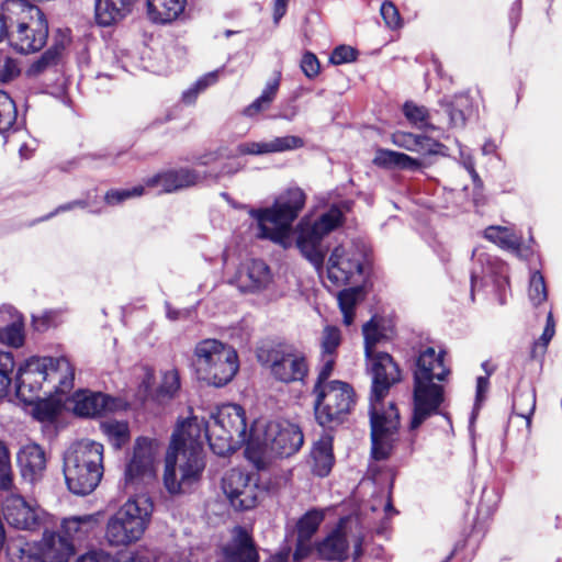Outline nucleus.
Segmentation results:
<instances>
[{
    "instance_id": "46",
    "label": "nucleus",
    "mask_w": 562,
    "mask_h": 562,
    "mask_svg": "<svg viewBox=\"0 0 562 562\" xmlns=\"http://www.w3.org/2000/svg\"><path fill=\"white\" fill-rule=\"evenodd\" d=\"M16 120V109L10 95L0 90V133L8 131Z\"/></svg>"
},
{
    "instance_id": "21",
    "label": "nucleus",
    "mask_w": 562,
    "mask_h": 562,
    "mask_svg": "<svg viewBox=\"0 0 562 562\" xmlns=\"http://www.w3.org/2000/svg\"><path fill=\"white\" fill-rule=\"evenodd\" d=\"M259 554L252 538L243 527H235L233 539L224 548V562H258Z\"/></svg>"
},
{
    "instance_id": "57",
    "label": "nucleus",
    "mask_w": 562,
    "mask_h": 562,
    "mask_svg": "<svg viewBox=\"0 0 562 562\" xmlns=\"http://www.w3.org/2000/svg\"><path fill=\"white\" fill-rule=\"evenodd\" d=\"M57 318V311H45L41 317H33V323L37 330H45L49 326H55Z\"/></svg>"
},
{
    "instance_id": "1",
    "label": "nucleus",
    "mask_w": 562,
    "mask_h": 562,
    "mask_svg": "<svg viewBox=\"0 0 562 562\" xmlns=\"http://www.w3.org/2000/svg\"><path fill=\"white\" fill-rule=\"evenodd\" d=\"M204 438L217 456H226L252 440L247 434L244 408L226 404L206 422L193 416L178 424L165 460L164 485L169 494L186 493L200 481L205 468Z\"/></svg>"
},
{
    "instance_id": "61",
    "label": "nucleus",
    "mask_w": 562,
    "mask_h": 562,
    "mask_svg": "<svg viewBox=\"0 0 562 562\" xmlns=\"http://www.w3.org/2000/svg\"><path fill=\"white\" fill-rule=\"evenodd\" d=\"M450 123L454 127H462L465 124V116L462 111L451 109L449 111Z\"/></svg>"
},
{
    "instance_id": "16",
    "label": "nucleus",
    "mask_w": 562,
    "mask_h": 562,
    "mask_svg": "<svg viewBox=\"0 0 562 562\" xmlns=\"http://www.w3.org/2000/svg\"><path fill=\"white\" fill-rule=\"evenodd\" d=\"M155 456V442L148 438H138L125 470L126 483L148 484L153 481L156 476Z\"/></svg>"
},
{
    "instance_id": "62",
    "label": "nucleus",
    "mask_w": 562,
    "mask_h": 562,
    "mask_svg": "<svg viewBox=\"0 0 562 562\" xmlns=\"http://www.w3.org/2000/svg\"><path fill=\"white\" fill-rule=\"evenodd\" d=\"M488 378L487 376H479L476 380V401H481L484 393L488 390Z\"/></svg>"
},
{
    "instance_id": "48",
    "label": "nucleus",
    "mask_w": 562,
    "mask_h": 562,
    "mask_svg": "<svg viewBox=\"0 0 562 562\" xmlns=\"http://www.w3.org/2000/svg\"><path fill=\"white\" fill-rule=\"evenodd\" d=\"M528 295L533 305H539L547 300L546 282L539 271H533L530 276Z\"/></svg>"
},
{
    "instance_id": "64",
    "label": "nucleus",
    "mask_w": 562,
    "mask_h": 562,
    "mask_svg": "<svg viewBox=\"0 0 562 562\" xmlns=\"http://www.w3.org/2000/svg\"><path fill=\"white\" fill-rule=\"evenodd\" d=\"M120 562H150V557L145 552L137 551Z\"/></svg>"
},
{
    "instance_id": "44",
    "label": "nucleus",
    "mask_w": 562,
    "mask_h": 562,
    "mask_svg": "<svg viewBox=\"0 0 562 562\" xmlns=\"http://www.w3.org/2000/svg\"><path fill=\"white\" fill-rule=\"evenodd\" d=\"M220 70H214L200 77L189 89L183 91L182 100L186 103H193L202 91L218 80Z\"/></svg>"
},
{
    "instance_id": "39",
    "label": "nucleus",
    "mask_w": 562,
    "mask_h": 562,
    "mask_svg": "<svg viewBox=\"0 0 562 562\" xmlns=\"http://www.w3.org/2000/svg\"><path fill=\"white\" fill-rule=\"evenodd\" d=\"M536 408V392L535 390H518L514 395L513 411L517 416L522 417L528 424L531 422Z\"/></svg>"
},
{
    "instance_id": "51",
    "label": "nucleus",
    "mask_w": 562,
    "mask_h": 562,
    "mask_svg": "<svg viewBox=\"0 0 562 562\" xmlns=\"http://www.w3.org/2000/svg\"><path fill=\"white\" fill-rule=\"evenodd\" d=\"M180 387L179 373L176 370H169L164 373L159 387V393L166 396H173Z\"/></svg>"
},
{
    "instance_id": "37",
    "label": "nucleus",
    "mask_w": 562,
    "mask_h": 562,
    "mask_svg": "<svg viewBox=\"0 0 562 562\" xmlns=\"http://www.w3.org/2000/svg\"><path fill=\"white\" fill-rule=\"evenodd\" d=\"M473 257H476L477 260L481 262V263H486V268H483L481 272H477L475 269H473L471 271V289H472V292L474 291V288H475V284H476V281L479 279H482L484 277H487V276H496V274H499L503 277L502 281L497 280L496 282L498 283V285H501V283H506L507 282V278L505 276L506 273V270H507V267L505 263H503L502 261L497 260L496 258H492L490 257L488 255L486 254H479L477 250H474L473 251Z\"/></svg>"
},
{
    "instance_id": "27",
    "label": "nucleus",
    "mask_w": 562,
    "mask_h": 562,
    "mask_svg": "<svg viewBox=\"0 0 562 562\" xmlns=\"http://www.w3.org/2000/svg\"><path fill=\"white\" fill-rule=\"evenodd\" d=\"M135 0H97L95 19L102 26H110L124 19Z\"/></svg>"
},
{
    "instance_id": "49",
    "label": "nucleus",
    "mask_w": 562,
    "mask_h": 562,
    "mask_svg": "<svg viewBox=\"0 0 562 562\" xmlns=\"http://www.w3.org/2000/svg\"><path fill=\"white\" fill-rule=\"evenodd\" d=\"M24 335L21 324L12 323L5 327H0V342L11 347H20L23 345Z\"/></svg>"
},
{
    "instance_id": "18",
    "label": "nucleus",
    "mask_w": 562,
    "mask_h": 562,
    "mask_svg": "<svg viewBox=\"0 0 562 562\" xmlns=\"http://www.w3.org/2000/svg\"><path fill=\"white\" fill-rule=\"evenodd\" d=\"M270 282V268L259 259H249L241 262L229 280V283L244 293L259 292L266 289Z\"/></svg>"
},
{
    "instance_id": "29",
    "label": "nucleus",
    "mask_w": 562,
    "mask_h": 562,
    "mask_svg": "<svg viewBox=\"0 0 562 562\" xmlns=\"http://www.w3.org/2000/svg\"><path fill=\"white\" fill-rule=\"evenodd\" d=\"M187 0H147L148 16L155 23L166 24L177 20Z\"/></svg>"
},
{
    "instance_id": "47",
    "label": "nucleus",
    "mask_w": 562,
    "mask_h": 562,
    "mask_svg": "<svg viewBox=\"0 0 562 562\" xmlns=\"http://www.w3.org/2000/svg\"><path fill=\"white\" fill-rule=\"evenodd\" d=\"M13 485L11 456L5 442L0 440V490H10Z\"/></svg>"
},
{
    "instance_id": "2",
    "label": "nucleus",
    "mask_w": 562,
    "mask_h": 562,
    "mask_svg": "<svg viewBox=\"0 0 562 562\" xmlns=\"http://www.w3.org/2000/svg\"><path fill=\"white\" fill-rule=\"evenodd\" d=\"M366 359L372 375L369 411L371 454L374 460H385L397 441L400 414L393 403L385 407L383 398L389 394L390 387L401 380V372L386 352H376Z\"/></svg>"
},
{
    "instance_id": "36",
    "label": "nucleus",
    "mask_w": 562,
    "mask_h": 562,
    "mask_svg": "<svg viewBox=\"0 0 562 562\" xmlns=\"http://www.w3.org/2000/svg\"><path fill=\"white\" fill-rule=\"evenodd\" d=\"M98 524V515H83L66 518L63 520L61 529L64 538L70 542L72 539H81L88 535Z\"/></svg>"
},
{
    "instance_id": "35",
    "label": "nucleus",
    "mask_w": 562,
    "mask_h": 562,
    "mask_svg": "<svg viewBox=\"0 0 562 562\" xmlns=\"http://www.w3.org/2000/svg\"><path fill=\"white\" fill-rule=\"evenodd\" d=\"M373 162L383 168H398L412 171L418 170L422 167V162L418 159L391 149H379Z\"/></svg>"
},
{
    "instance_id": "26",
    "label": "nucleus",
    "mask_w": 562,
    "mask_h": 562,
    "mask_svg": "<svg viewBox=\"0 0 562 562\" xmlns=\"http://www.w3.org/2000/svg\"><path fill=\"white\" fill-rule=\"evenodd\" d=\"M33 0H3L1 12L3 21L8 24V31L20 22L43 16L41 9L32 3Z\"/></svg>"
},
{
    "instance_id": "41",
    "label": "nucleus",
    "mask_w": 562,
    "mask_h": 562,
    "mask_svg": "<svg viewBox=\"0 0 562 562\" xmlns=\"http://www.w3.org/2000/svg\"><path fill=\"white\" fill-rule=\"evenodd\" d=\"M359 291L357 289H345L337 295L338 306L342 314V323L350 326L355 321V308L358 303Z\"/></svg>"
},
{
    "instance_id": "8",
    "label": "nucleus",
    "mask_w": 562,
    "mask_h": 562,
    "mask_svg": "<svg viewBox=\"0 0 562 562\" xmlns=\"http://www.w3.org/2000/svg\"><path fill=\"white\" fill-rule=\"evenodd\" d=\"M192 364L199 379L217 387L231 382L239 369L234 347L212 338L195 345Z\"/></svg>"
},
{
    "instance_id": "24",
    "label": "nucleus",
    "mask_w": 562,
    "mask_h": 562,
    "mask_svg": "<svg viewBox=\"0 0 562 562\" xmlns=\"http://www.w3.org/2000/svg\"><path fill=\"white\" fill-rule=\"evenodd\" d=\"M18 464L24 479L36 481L46 469V456L37 443H27L18 452Z\"/></svg>"
},
{
    "instance_id": "55",
    "label": "nucleus",
    "mask_w": 562,
    "mask_h": 562,
    "mask_svg": "<svg viewBox=\"0 0 562 562\" xmlns=\"http://www.w3.org/2000/svg\"><path fill=\"white\" fill-rule=\"evenodd\" d=\"M57 415V408L49 402H40L34 408V416L41 422H52Z\"/></svg>"
},
{
    "instance_id": "38",
    "label": "nucleus",
    "mask_w": 562,
    "mask_h": 562,
    "mask_svg": "<svg viewBox=\"0 0 562 562\" xmlns=\"http://www.w3.org/2000/svg\"><path fill=\"white\" fill-rule=\"evenodd\" d=\"M362 334L364 338V355L366 358L375 355L374 351L378 344L387 339L386 327L383 325L381 318L372 317L362 326Z\"/></svg>"
},
{
    "instance_id": "3",
    "label": "nucleus",
    "mask_w": 562,
    "mask_h": 562,
    "mask_svg": "<svg viewBox=\"0 0 562 562\" xmlns=\"http://www.w3.org/2000/svg\"><path fill=\"white\" fill-rule=\"evenodd\" d=\"M446 351L426 347L420 350L414 370L413 416L409 430L414 431L440 411L445 401L446 382L451 373L445 362Z\"/></svg>"
},
{
    "instance_id": "12",
    "label": "nucleus",
    "mask_w": 562,
    "mask_h": 562,
    "mask_svg": "<svg viewBox=\"0 0 562 562\" xmlns=\"http://www.w3.org/2000/svg\"><path fill=\"white\" fill-rule=\"evenodd\" d=\"M363 257L355 244L335 247L327 261V280L337 288L348 284L353 276L361 274Z\"/></svg>"
},
{
    "instance_id": "7",
    "label": "nucleus",
    "mask_w": 562,
    "mask_h": 562,
    "mask_svg": "<svg viewBox=\"0 0 562 562\" xmlns=\"http://www.w3.org/2000/svg\"><path fill=\"white\" fill-rule=\"evenodd\" d=\"M154 504L146 495L128 498L113 514L105 528V539L113 547H127L137 542L148 528Z\"/></svg>"
},
{
    "instance_id": "56",
    "label": "nucleus",
    "mask_w": 562,
    "mask_h": 562,
    "mask_svg": "<svg viewBox=\"0 0 562 562\" xmlns=\"http://www.w3.org/2000/svg\"><path fill=\"white\" fill-rule=\"evenodd\" d=\"M336 356H324L322 355V367L318 371L317 381L315 384L325 385L328 381L329 375L331 374L335 366Z\"/></svg>"
},
{
    "instance_id": "9",
    "label": "nucleus",
    "mask_w": 562,
    "mask_h": 562,
    "mask_svg": "<svg viewBox=\"0 0 562 562\" xmlns=\"http://www.w3.org/2000/svg\"><path fill=\"white\" fill-rule=\"evenodd\" d=\"M344 214L337 206H331L316 220L303 217L296 226V247L317 271H322L325 250L322 241L325 236L342 224Z\"/></svg>"
},
{
    "instance_id": "40",
    "label": "nucleus",
    "mask_w": 562,
    "mask_h": 562,
    "mask_svg": "<svg viewBox=\"0 0 562 562\" xmlns=\"http://www.w3.org/2000/svg\"><path fill=\"white\" fill-rule=\"evenodd\" d=\"M101 430L116 449H120L130 440V429L126 422H102Z\"/></svg>"
},
{
    "instance_id": "59",
    "label": "nucleus",
    "mask_w": 562,
    "mask_h": 562,
    "mask_svg": "<svg viewBox=\"0 0 562 562\" xmlns=\"http://www.w3.org/2000/svg\"><path fill=\"white\" fill-rule=\"evenodd\" d=\"M76 562H113L109 553L104 551H91L80 557Z\"/></svg>"
},
{
    "instance_id": "45",
    "label": "nucleus",
    "mask_w": 562,
    "mask_h": 562,
    "mask_svg": "<svg viewBox=\"0 0 562 562\" xmlns=\"http://www.w3.org/2000/svg\"><path fill=\"white\" fill-rule=\"evenodd\" d=\"M403 111L406 119L416 127L435 130V127L428 122L429 112L425 106L417 105L413 102H406Z\"/></svg>"
},
{
    "instance_id": "20",
    "label": "nucleus",
    "mask_w": 562,
    "mask_h": 562,
    "mask_svg": "<svg viewBox=\"0 0 562 562\" xmlns=\"http://www.w3.org/2000/svg\"><path fill=\"white\" fill-rule=\"evenodd\" d=\"M304 146V140L294 135L274 137L270 140L244 142L238 144L233 156L267 155L297 149Z\"/></svg>"
},
{
    "instance_id": "4",
    "label": "nucleus",
    "mask_w": 562,
    "mask_h": 562,
    "mask_svg": "<svg viewBox=\"0 0 562 562\" xmlns=\"http://www.w3.org/2000/svg\"><path fill=\"white\" fill-rule=\"evenodd\" d=\"M75 370L66 357H32L18 370L16 395L33 403L44 396L68 393L74 386Z\"/></svg>"
},
{
    "instance_id": "5",
    "label": "nucleus",
    "mask_w": 562,
    "mask_h": 562,
    "mask_svg": "<svg viewBox=\"0 0 562 562\" xmlns=\"http://www.w3.org/2000/svg\"><path fill=\"white\" fill-rule=\"evenodd\" d=\"M102 443L82 439L72 443L64 454V476L68 490L76 495H88L100 484L103 476Z\"/></svg>"
},
{
    "instance_id": "53",
    "label": "nucleus",
    "mask_w": 562,
    "mask_h": 562,
    "mask_svg": "<svg viewBox=\"0 0 562 562\" xmlns=\"http://www.w3.org/2000/svg\"><path fill=\"white\" fill-rule=\"evenodd\" d=\"M301 69L307 78H315L321 70V64L316 55L311 52H306L301 60Z\"/></svg>"
},
{
    "instance_id": "54",
    "label": "nucleus",
    "mask_w": 562,
    "mask_h": 562,
    "mask_svg": "<svg viewBox=\"0 0 562 562\" xmlns=\"http://www.w3.org/2000/svg\"><path fill=\"white\" fill-rule=\"evenodd\" d=\"M356 50L347 45H340L336 47L331 55H330V61L334 65H341L345 63H350L356 59Z\"/></svg>"
},
{
    "instance_id": "31",
    "label": "nucleus",
    "mask_w": 562,
    "mask_h": 562,
    "mask_svg": "<svg viewBox=\"0 0 562 562\" xmlns=\"http://www.w3.org/2000/svg\"><path fill=\"white\" fill-rule=\"evenodd\" d=\"M313 472L324 477L334 465L333 440L329 436L322 437L312 449Z\"/></svg>"
},
{
    "instance_id": "43",
    "label": "nucleus",
    "mask_w": 562,
    "mask_h": 562,
    "mask_svg": "<svg viewBox=\"0 0 562 562\" xmlns=\"http://www.w3.org/2000/svg\"><path fill=\"white\" fill-rule=\"evenodd\" d=\"M342 340L340 329L335 325L324 326L321 335V349L324 356H336Z\"/></svg>"
},
{
    "instance_id": "33",
    "label": "nucleus",
    "mask_w": 562,
    "mask_h": 562,
    "mask_svg": "<svg viewBox=\"0 0 562 562\" xmlns=\"http://www.w3.org/2000/svg\"><path fill=\"white\" fill-rule=\"evenodd\" d=\"M484 237L499 248L520 255L522 237L507 226H488L484 231Z\"/></svg>"
},
{
    "instance_id": "63",
    "label": "nucleus",
    "mask_w": 562,
    "mask_h": 562,
    "mask_svg": "<svg viewBox=\"0 0 562 562\" xmlns=\"http://www.w3.org/2000/svg\"><path fill=\"white\" fill-rule=\"evenodd\" d=\"M286 12V0H274V8H273V20L276 23L280 21V19L285 14Z\"/></svg>"
},
{
    "instance_id": "23",
    "label": "nucleus",
    "mask_w": 562,
    "mask_h": 562,
    "mask_svg": "<svg viewBox=\"0 0 562 562\" xmlns=\"http://www.w3.org/2000/svg\"><path fill=\"white\" fill-rule=\"evenodd\" d=\"M315 550L321 560L341 562L348 558L349 543L341 526L329 532L315 543Z\"/></svg>"
},
{
    "instance_id": "15",
    "label": "nucleus",
    "mask_w": 562,
    "mask_h": 562,
    "mask_svg": "<svg viewBox=\"0 0 562 562\" xmlns=\"http://www.w3.org/2000/svg\"><path fill=\"white\" fill-rule=\"evenodd\" d=\"M74 544L63 535L45 531L43 538L21 549V562H68Z\"/></svg>"
},
{
    "instance_id": "50",
    "label": "nucleus",
    "mask_w": 562,
    "mask_h": 562,
    "mask_svg": "<svg viewBox=\"0 0 562 562\" xmlns=\"http://www.w3.org/2000/svg\"><path fill=\"white\" fill-rule=\"evenodd\" d=\"M144 193L143 186H136L132 189H117L106 192L104 200L109 205H117L127 199L139 196Z\"/></svg>"
},
{
    "instance_id": "28",
    "label": "nucleus",
    "mask_w": 562,
    "mask_h": 562,
    "mask_svg": "<svg viewBox=\"0 0 562 562\" xmlns=\"http://www.w3.org/2000/svg\"><path fill=\"white\" fill-rule=\"evenodd\" d=\"M64 49L65 46L63 43L52 45L29 65L25 70V76L29 79H37L47 72L57 71V67L63 59Z\"/></svg>"
},
{
    "instance_id": "34",
    "label": "nucleus",
    "mask_w": 562,
    "mask_h": 562,
    "mask_svg": "<svg viewBox=\"0 0 562 562\" xmlns=\"http://www.w3.org/2000/svg\"><path fill=\"white\" fill-rule=\"evenodd\" d=\"M280 81L281 72L278 71L274 74V77L266 83L261 94L244 109L243 114L247 117H255L267 111L278 94Z\"/></svg>"
},
{
    "instance_id": "17",
    "label": "nucleus",
    "mask_w": 562,
    "mask_h": 562,
    "mask_svg": "<svg viewBox=\"0 0 562 562\" xmlns=\"http://www.w3.org/2000/svg\"><path fill=\"white\" fill-rule=\"evenodd\" d=\"M48 24L45 15L20 22L10 32L11 46L19 53L29 54L40 50L47 41Z\"/></svg>"
},
{
    "instance_id": "42",
    "label": "nucleus",
    "mask_w": 562,
    "mask_h": 562,
    "mask_svg": "<svg viewBox=\"0 0 562 562\" xmlns=\"http://www.w3.org/2000/svg\"><path fill=\"white\" fill-rule=\"evenodd\" d=\"M14 368L13 355L9 351H0V400L10 391Z\"/></svg>"
},
{
    "instance_id": "58",
    "label": "nucleus",
    "mask_w": 562,
    "mask_h": 562,
    "mask_svg": "<svg viewBox=\"0 0 562 562\" xmlns=\"http://www.w3.org/2000/svg\"><path fill=\"white\" fill-rule=\"evenodd\" d=\"M20 74L18 63L12 58H5L0 68V79L2 81H10Z\"/></svg>"
},
{
    "instance_id": "13",
    "label": "nucleus",
    "mask_w": 562,
    "mask_h": 562,
    "mask_svg": "<svg viewBox=\"0 0 562 562\" xmlns=\"http://www.w3.org/2000/svg\"><path fill=\"white\" fill-rule=\"evenodd\" d=\"M272 375L284 383L303 381L308 372V364L305 355L293 347H278L268 352Z\"/></svg>"
},
{
    "instance_id": "52",
    "label": "nucleus",
    "mask_w": 562,
    "mask_h": 562,
    "mask_svg": "<svg viewBox=\"0 0 562 562\" xmlns=\"http://www.w3.org/2000/svg\"><path fill=\"white\" fill-rule=\"evenodd\" d=\"M381 15L390 29H396L401 25V16L398 10L391 1H385L382 3Z\"/></svg>"
},
{
    "instance_id": "6",
    "label": "nucleus",
    "mask_w": 562,
    "mask_h": 562,
    "mask_svg": "<svg viewBox=\"0 0 562 562\" xmlns=\"http://www.w3.org/2000/svg\"><path fill=\"white\" fill-rule=\"evenodd\" d=\"M305 204V193L300 188H291L281 193L273 205L251 209L249 215L258 225L257 236L281 245L291 246L292 224Z\"/></svg>"
},
{
    "instance_id": "30",
    "label": "nucleus",
    "mask_w": 562,
    "mask_h": 562,
    "mask_svg": "<svg viewBox=\"0 0 562 562\" xmlns=\"http://www.w3.org/2000/svg\"><path fill=\"white\" fill-rule=\"evenodd\" d=\"M323 520L324 513L318 509H311L299 519L296 524L297 548L294 552L295 560L304 557L302 552L304 544L311 540Z\"/></svg>"
},
{
    "instance_id": "19",
    "label": "nucleus",
    "mask_w": 562,
    "mask_h": 562,
    "mask_svg": "<svg viewBox=\"0 0 562 562\" xmlns=\"http://www.w3.org/2000/svg\"><path fill=\"white\" fill-rule=\"evenodd\" d=\"M3 515L9 525L16 529L33 530L40 526V510L22 496L12 494L7 497Z\"/></svg>"
},
{
    "instance_id": "22",
    "label": "nucleus",
    "mask_w": 562,
    "mask_h": 562,
    "mask_svg": "<svg viewBox=\"0 0 562 562\" xmlns=\"http://www.w3.org/2000/svg\"><path fill=\"white\" fill-rule=\"evenodd\" d=\"M202 177L190 169H179L159 173L147 179L146 186L154 188L160 187V192L171 193L198 184Z\"/></svg>"
},
{
    "instance_id": "10",
    "label": "nucleus",
    "mask_w": 562,
    "mask_h": 562,
    "mask_svg": "<svg viewBox=\"0 0 562 562\" xmlns=\"http://www.w3.org/2000/svg\"><path fill=\"white\" fill-rule=\"evenodd\" d=\"M315 418L323 427L341 424L356 404L355 391L350 384L333 380L325 385L315 384Z\"/></svg>"
},
{
    "instance_id": "25",
    "label": "nucleus",
    "mask_w": 562,
    "mask_h": 562,
    "mask_svg": "<svg viewBox=\"0 0 562 562\" xmlns=\"http://www.w3.org/2000/svg\"><path fill=\"white\" fill-rule=\"evenodd\" d=\"M72 402L75 414L82 417H95L112 407L111 397L101 392H76Z\"/></svg>"
},
{
    "instance_id": "11",
    "label": "nucleus",
    "mask_w": 562,
    "mask_h": 562,
    "mask_svg": "<svg viewBox=\"0 0 562 562\" xmlns=\"http://www.w3.org/2000/svg\"><path fill=\"white\" fill-rule=\"evenodd\" d=\"M251 438L263 451H270L280 457H290L300 450L304 442L301 428L285 419L267 423L259 434V427L251 428Z\"/></svg>"
},
{
    "instance_id": "60",
    "label": "nucleus",
    "mask_w": 562,
    "mask_h": 562,
    "mask_svg": "<svg viewBox=\"0 0 562 562\" xmlns=\"http://www.w3.org/2000/svg\"><path fill=\"white\" fill-rule=\"evenodd\" d=\"M461 159L463 167L468 170L470 173L472 180L474 183L481 182L480 177L474 168V160L470 155H465L463 151H461Z\"/></svg>"
},
{
    "instance_id": "14",
    "label": "nucleus",
    "mask_w": 562,
    "mask_h": 562,
    "mask_svg": "<svg viewBox=\"0 0 562 562\" xmlns=\"http://www.w3.org/2000/svg\"><path fill=\"white\" fill-rule=\"evenodd\" d=\"M222 488L232 506L239 510L255 508L261 493L254 477L239 469H232L225 473Z\"/></svg>"
},
{
    "instance_id": "32",
    "label": "nucleus",
    "mask_w": 562,
    "mask_h": 562,
    "mask_svg": "<svg viewBox=\"0 0 562 562\" xmlns=\"http://www.w3.org/2000/svg\"><path fill=\"white\" fill-rule=\"evenodd\" d=\"M393 143L411 151L437 154L442 145L430 137L407 132L393 134Z\"/></svg>"
}]
</instances>
